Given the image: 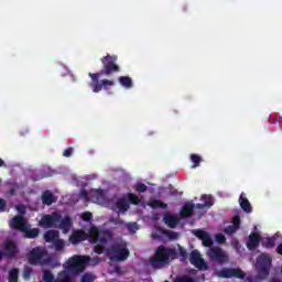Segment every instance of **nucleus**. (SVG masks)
<instances>
[{
	"mask_svg": "<svg viewBox=\"0 0 282 282\" xmlns=\"http://www.w3.org/2000/svg\"><path fill=\"white\" fill-rule=\"evenodd\" d=\"M83 199L86 202H93L94 204H99V206H106L116 210L119 214L127 213L129 210V202L131 204L138 205L140 204V197L135 194H127L124 198H112L111 200L107 199L105 196V192L100 189H91L90 192H82ZM128 199V202H127Z\"/></svg>",
	"mask_w": 282,
	"mask_h": 282,
	"instance_id": "nucleus-1",
	"label": "nucleus"
},
{
	"mask_svg": "<svg viewBox=\"0 0 282 282\" xmlns=\"http://www.w3.org/2000/svg\"><path fill=\"white\" fill-rule=\"evenodd\" d=\"M86 239H88L90 243L96 245L95 252L97 254H102V252H105V248H107V243L111 241V232L91 227L88 234H85L83 230H76L69 237V241L73 246H76V243H80V241H85Z\"/></svg>",
	"mask_w": 282,
	"mask_h": 282,
	"instance_id": "nucleus-2",
	"label": "nucleus"
},
{
	"mask_svg": "<svg viewBox=\"0 0 282 282\" xmlns=\"http://www.w3.org/2000/svg\"><path fill=\"white\" fill-rule=\"evenodd\" d=\"M98 258L91 259L89 256H74L64 264V271L58 274L57 282H72V274H78L87 268V265H98Z\"/></svg>",
	"mask_w": 282,
	"mask_h": 282,
	"instance_id": "nucleus-3",
	"label": "nucleus"
},
{
	"mask_svg": "<svg viewBox=\"0 0 282 282\" xmlns=\"http://www.w3.org/2000/svg\"><path fill=\"white\" fill-rule=\"evenodd\" d=\"M177 254L182 257L181 261L186 259V250H184L182 247L177 246V249H173L160 246L156 249L154 257L150 259V265H152V268H162L170 261H173Z\"/></svg>",
	"mask_w": 282,
	"mask_h": 282,
	"instance_id": "nucleus-4",
	"label": "nucleus"
},
{
	"mask_svg": "<svg viewBox=\"0 0 282 282\" xmlns=\"http://www.w3.org/2000/svg\"><path fill=\"white\" fill-rule=\"evenodd\" d=\"M41 228H59L63 232H69L72 229V219L55 212L51 215H44L39 221Z\"/></svg>",
	"mask_w": 282,
	"mask_h": 282,
	"instance_id": "nucleus-5",
	"label": "nucleus"
},
{
	"mask_svg": "<svg viewBox=\"0 0 282 282\" xmlns=\"http://www.w3.org/2000/svg\"><path fill=\"white\" fill-rule=\"evenodd\" d=\"M11 228H15V230H20V232H23L25 237L29 239H34V237H39V228H32L30 227V224L23 216H17L10 221Z\"/></svg>",
	"mask_w": 282,
	"mask_h": 282,
	"instance_id": "nucleus-6",
	"label": "nucleus"
},
{
	"mask_svg": "<svg viewBox=\"0 0 282 282\" xmlns=\"http://www.w3.org/2000/svg\"><path fill=\"white\" fill-rule=\"evenodd\" d=\"M276 239H281L280 232H276L271 238H261V235H259L258 232H253L249 236L247 247L250 250H254V248H257V246H259V242L261 241V243H262V246H264V248H274V243H275Z\"/></svg>",
	"mask_w": 282,
	"mask_h": 282,
	"instance_id": "nucleus-7",
	"label": "nucleus"
},
{
	"mask_svg": "<svg viewBox=\"0 0 282 282\" xmlns=\"http://www.w3.org/2000/svg\"><path fill=\"white\" fill-rule=\"evenodd\" d=\"M270 265H272V258L262 253L256 262V269L259 272V278H256L254 280L248 278L246 282H259V279H265V276L270 274Z\"/></svg>",
	"mask_w": 282,
	"mask_h": 282,
	"instance_id": "nucleus-8",
	"label": "nucleus"
},
{
	"mask_svg": "<svg viewBox=\"0 0 282 282\" xmlns=\"http://www.w3.org/2000/svg\"><path fill=\"white\" fill-rule=\"evenodd\" d=\"M110 261H124L129 257V249L127 242L116 245L111 251H107Z\"/></svg>",
	"mask_w": 282,
	"mask_h": 282,
	"instance_id": "nucleus-9",
	"label": "nucleus"
},
{
	"mask_svg": "<svg viewBox=\"0 0 282 282\" xmlns=\"http://www.w3.org/2000/svg\"><path fill=\"white\" fill-rule=\"evenodd\" d=\"M207 257L210 261H215L216 263H226V261H228V254H226L219 247L209 248Z\"/></svg>",
	"mask_w": 282,
	"mask_h": 282,
	"instance_id": "nucleus-10",
	"label": "nucleus"
},
{
	"mask_svg": "<svg viewBox=\"0 0 282 282\" xmlns=\"http://www.w3.org/2000/svg\"><path fill=\"white\" fill-rule=\"evenodd\" d=\"M93 83V91L94 94H98V91H101L102 89H109V87H113V82L112 80H102L101 84H98V78H100V74H89Z\"/></svg>",
	"mask_w": 282,
	"mask_h": 282,
	"instance_id": "nucleus-11",
	"label": "nucleus"
},
{
	"mask_svg": "<svg viewBox=\"0 0 282 282\" xmlns=\"http://www.w3.org/2000/svg\"><path fill=\"white\" fill-rule=\"evenodd\" d=\"M45 257H47L45 249L35 248L29 253V263H31V265H36L39 263H45Z\"/></svg>",
	"mask_w": 282,
	"mask_h": 282,
	"instance_id": "nucleus-12",
	"label": "nucleus"
},
{
	"mask_svg": "<svg viewBox=\"0 0 282 282\" xmlns=\"http://www.w3.org/2000/svg\"><path fill=\"white\" fill-rule=\"evenodd\" d=\"M189 262L198 270H208V263H206V260L202 258V253H199L197 250L191 252Z\"/></svg>",
	"mask_w": 282,
	"mask_h": 282,
	"instance_id": "nucleus-13",
	"label": "nucleus"
},
{
	"mask_svg": "<svg viewBox=\"0 0 282 282\" xmlns=\"http://www.w3.org/2000/svg\"><path fill=\"white\" fill-rule=\"evenodd\" d=\"M152 237L153 239H164V237H167V239H177L178 235L174 231H166L155 226L152 230Z\"/></svg>",
	"mask_w": 282,
	"mask_h": 282,
	"instance_id": "nucleus-14",
	"label": "nucleus"
},
{
	"mask_svg": "<svg viewBox=\"0 0 282 282\" xmlns=\"http://www.w3.org/2000/svg\"><path fill=\"white\" fill-rule=\"evenodd\" d=\"M192 235L197 237V239H200V241H202L203 246H205V248H210V246H213V238H210V235H208L206 232V230L194 229V230H192Z\"/></svg>",
	"mask_w": 282,
	"mask_h": 282,
	"instance_id": "nucleus-15",
	"label": "nucleus"
},
{
	"mask_svg": "<svg viewBox=\"0 0 282 282\" xmlns=\"http://www.w3.org/2000/svg\"><path fill=\"white\" fill-rule=\"evenodd\" d=\"M217 276L221 279H231V276H236V279H243V271L240 269H223L217 272Z\"/></svg>",
	"mask_w": 282,
	"mask_h": 282,
	"instance_id": "nucleus-16",
	"label": "nucleus"
},
{
	"mask_svg": "<svg viewBox=\"0 0 282 282\" xmlns=\"http://www.w3.org/2000/svg\"><path fill=\"white\" fill-rule=\"evenodd\" d=\"M117 57L107 56L102 59L105 74H111L112 72H118V65H115Z\"/></svg>",
	"mask_w": 282,
	"mask_h": 282,
	"instance_id": "nucleus-17",
	"label": "nucleus"
},
{
	"mask_svg": "<svg viewBox=\"0 0 282 282\" xmlns=\"http://www.w3.org/2000/svg\"><path fill=\"white\" fill-rule=\"evenodd\" d=\"M200 200L203 203L197 204L196 208H210L215 204V200H213V196L210 195H202Z\"/></svg>",
	"mask_w": 282,
	"mask_h": 282,
	"instance_id": "nucleus-18",
	"label": "nucleus"
},
{
	"mask_svg": "<svg viewBox=\"0 0 282 282\" xmlns=\"http://www.w3.org/2000/svg\"><path fill=\"white\" fill-rule=\"evenodd\" d=\"M239 224H241V220L238 218V216H235L231 226L225 229L226 235H232V232H237L239 229Z\"/></svg>",
	"mask_w": 282,
	"mask_h": 282,
	"instance_id": "nucleus-19",
	"label": "nucleus"
},
{
	"mask_svg": "<svg viewBox=\"0 0 282 282\" xmlns=\"http://www.w3.org/2000/svg\"><path fill=\"white\" fill-rule=\"evenodd\" d=\"M164 224L169 226L170 228H175L177 226V221H180V218L177 216H173L171 214L165 215L163 218Z\"/></svg>",
	"mask_w": 282,
	"mask_h": 282,
	"instance_id": "nucleus-20",
	"label": "nucleus"
},
{
	"mask_svg": "<svg viewBox=\"0 0 282 282\" xmlns=\"http://www.w3.org/2000/svg\"><path fill=\"white\" fill-rule=\"evenodd\" d=\"M42 202L43 204H46V206H50L54 204V202H56V197L54 196V194H52V192L47 191L43 193Z\"/></svg>",
	"mask_w": 282,
	"mask_h": 282,
	"instance_id": "nucleus-21",
	"label": "nucleus"
},
{
	"mask_svg": "<svg viewBox=\"0 0 282 282\" xmlns=\"http://www.w3.org/2000/svg\"><path fill=\"white\" fill-rule=\"evenodd\" d=\"M239 204L242 210H245V213H252V207L250 206V202L248 200V198H246L243 194L240 195Z\"/></svg>",
	"mask_w": 282,
	"mask_h": 282,
	"instance_id": "nucleus-22",
	"label": "nucleus"
},
{
	"mask_svg": "<svg viewBox=\"0 0 282 282\" xmlns=\"http://www.w3.org/2000/svg\"><path fill=\"white\" fill-rule=\"evenodd\" d=\"M58 239V231L57 230H48L44 234V240L47 243H53Z\"/></svg>",
	"mask_w": 282,
	"mask_h": 282,
	"instance_id": "nucleus-23",
	"label": "nucleus"
},
{
	"mask_svg": "<svg viewBox=\"0 0 282 282\" xmlns=\"http://www.w3.org/2000/svg\"><path fill=\"white\" fill-rule=\"evenodd\" d=\"M193 208H195V204H193V202L186 203L181 212V215L183 217H191V215H193Z\"/></svg>",
	"mask_w": 282,
	"mask_h": 282,
	"instance_id": "nucleus-24",
	"label": "nucleus"
},
{
	"mask_svg": "<svg viewBox=\"0 0 282 282\" xmlns=\"http://www.w3.org/2000/svg\"><path fill=\"white\" fill-rule=\"evenodd\" d=\"M6 251L7 257H14V254H17V245L12 241H8L6 243Z\"/></svg>",
	"mask_w": 282,
	"mask_h": 282,
	"instance_id": "nucleus-25",
	"label": "nucleus"
},
{
	"mask_svg": "<svg viewBox=\"0 0 282 282\" xmlns=\"http://www.w3.org/2000/svg\"><path fill=\"white\" fill-rule=\"evenodd\" d=\"M119 83L121 87H126V89H129L132 87L133 83L131 82L130 77L122 76L119 78Z\"/></svg>",
	"mask_w": 282,
	"mask_h": 282,
	"instance_id": "nucleus-26",
	"label": "nucleus"
},
{
	"mask_svg": "<svg viewBox=\"0 0 282 282\" xmlns=\"http://www.w3.org/2000/svg\"><path fill=\"white\" fill-rule=\"evenodd\" d=\"M148 206H150V208H166V204H164L158 199L150 200Z\"/></svg>",
	"mask_w": 282,
	"mask_h": 282,
	"instance_id": "nucleus-27",
	"label": "nucleus"
},
{
	"mask_svg": "<svg viewBox=\"0 0 282 282\" xmlns=\"http://www.w3.org/2000/svg\"><path fill=\"white\" fill-rule=\"evenodd\" d=\"M19 279V270L18 269H12L9 272V281L10 282H17Z\"/></svg>",
	"mask_w": 282,
	"mask_h": 282,
	"instance_id": "nucleus-28",
	"label": "nucleus"
},
{
	"mask_svg": "<svg viewBox=\"0 0 282 282\" xmlns=\"http://www.w3.org/2000/svg\"><path fill=\"white\" fill-rule=\"evenodd\" d=\"M55 250H63L65 248V241L61 238H57L54 242H52Z\"/></svg>",
	"mask_w": 282,
	"mask_h": 282,
	"instance_id": "nucleus-29",
	"label": "nucleus"
},
{
	"mask_svg": "<svg viewBox=\"0 0 282 282\" xmlns=\"http://www.w3.org/2000/svg\"><path fill=\"white\" fill-rule=\"evenodd\" d=\"M191 160L193 162V169H197V166H199V163L202 162V156L197 155V154H192L191 155Z\"/></svg>",
	"mask_w": 282,
	"mask_h": 282,
	"instance_id": "nucleus-30",
	"label": "nucleus"
},
{
	"mask_svg": "<svg viewBox=\"0 0 282 282\" xmlns=\"http://www.w3.org/2000/svg\"><path fill=\"white\" fill-rule=\"evenodd\" d=\"M134 188L138 193H144V191H147V185L142 183H137Z\"/></svg>",
	"mask_w": 282,
	"mask_h": 282,
	"instance_id": "nucleus-31",
	"label": "nucleus"
},
{
	"mask_svg": "<svg viewBox=\"0 0 282 282\" xmlns=\"http://www.w3.org/2000/svg\"><path fill=\"white\" fill-rule=\"evenodd\" d=\"M126 228H128L129 232H135L138 230V224L132 223V224H127Z\"/></svg>",
	"mask_w": 282,
	"mask_h": 282,
	"instance_id": "nucleus-32",
	"label": "nucleus"
},
{
	"mask_svg": "<svg viewBox=\"0 0 282 282\" xmlns=\"http://www.w3.org/2000/svg\"><path fill=\"white\" fill-rule=\"evenodd\" d=\"M43 279L45 282H54V275H52L48 271H44Z\"/></svg>",
	"mask_w": 282,
	"mask_h": 282,
	"instance_id": "nucleus-33",
	"label": "nucleus"
},
{
	"mask_svg": "<svg viewBox=\"0 0 282 282\" xmlns=\"http://www.w3.org/2000/svg\"><path fill=\"white\" fill-rule=\"evenodd\" d=\"M94 279H96L94 276V274H90V273H86L83 279H82V282H94Z\"/></svg>",
	"mask_w": 282,
	"mask_h": 282,
	"instance_id": "nucleus-34",
	"label": "nucleus"
},
{
	"mask_svg": "<svg viewBox=\"0 0 282 282\" xmlns=\"http://www.w3.org/2000/svg\"><path fill=\"white\" fill-rule=\"evenodd\" d=\"M80 217H82L83 221H91L93 216H91V213L86 212V213L82 214Z\"/></svg>",
	"mask_w": 282,
	"mask_h": 282,
	"instance_id": "nucleus-35",
	"label": "nucleus"
},
{
	"mask_svg": "<svg viewBox=\"0 0 282 282\" xmlns=\"http://www.w3.org/2000/svg\"><path fill=\"white\" fill-rule=\"evenodd\" d=\"M216 241L218 243H224V241H226V236L221 234L216 235Z\"/></svg>",
	"mask_w": 282,
	"mask_h": 282,
	"instance_id": "nucleus-36",
	"label": "nucleus"
},
{
	"mask_svg": "<svg viewBox=\"0 0 282 282\" xmlns=\"http://www.w3.org/2000/svg\"><path fill=\"white\" fill-rule=\"evenodd\" d=\"M15 208H17L18 213H20V215H23L25 213V207L24 206L20 205V206H17Z\"/></svg>",
	"mask_w": 282,
	"mask_h": 282,
	"instance_id": "nucleus-37",
	"label": "nucleus"
},
{
	"mask_svg": "<svg viewBox=\"0 0 282 282\" xmlns=\"http://www.w3.org/2000/svg\"><path fill=\"white\" fill-rule=\"evenodd\" d=\"M2 210H6V200L0 198V213H2Z\"/></svg>",
	"mask_w": 282,
	"mask_h": 282,
	"instance_id": "nucleus-38",
	"label": "nucleus"
},
{
	"mask_svg": "<svg viewBox=\"0 0 282 282\" xmlns=\"http://www.w3.org/2000/svg\"><path fill=\"white\" fill-rule=\"evenodd\" d=\"M73 150L72 149H67L64 151V158H69V155H72Z\"/></svg>",
	"mask_w": 282,
	"mask_h": 282,
	"instance_id": "nucleus-39",
	"label": "nucleus"
},
{
	"mask_svg": "<svg viewBox=\"0 0 282 282\" xmlns=\"http://www.w3.org/2000/svg\"><path fill=\"white\" fill-rule=\"evenodd\" d=\"M30 276V269L24 270V279H28Z\"/></svg>",
	"mask_w": 282,
	"mask_h": 282,
	"instance_id": "nucleus-40",
	"label": "nucleus"
},
{
	"mask_svg": "<svg viewBox=\"0 0 282 282\" xmlns=\"http://www.w3.org/2000/svg\"><path fill=\"white\" fill-rule=\"evenodd\" d=\"M278 254H282V243L276 248Z\"/></svg>",
	"mask_w": 282,
	"mask_h": 282,
	"instance_id": "nucleus-41",
	"label": "nucleus"
},
{
	"mask_svg": "<svg viewBox=\"0 0 282 282\" xmlns=\"http://www.w3.org/2000/svg\"><path fill=\"white\" fill-rule=\"evenodd\" d=\"M234 248H236V250H239V242L238 241L234 242Z\"/></svg>",
	"mask_w": 282,
	"mask_h": 282,
	"instance_id": "nucleus-42",
	"label": "nucleus"
},
{
	"mask_svg": "<svg viewBox=\"0 0 282 282\" xmlns=\"http://www.w3.org/2000/svg\"><path fill=\"white\" fill-rule=\"evenodd\" d=\"M112 223L116 224V225L122 224V221H120V220H115V219H112Z\"/></svg>",
	"mask_w": 282,
	"mask_h": 282,
	"instance_id": "nucleus-43",
	"label": "nucleus"
},
{
	"mask_svg": "<svg viewBox=\"0 0 282 282\" xmlns=\"http://www.w3.org/2000/svg\"><path fill=\"white\" fill-rule=\"evenodd\" d=\"M13 191H19V185H15Z\"/></svg>",
	"mask_w": 282,
	"mask_h": 282,
	"instance_id": "nucleus-44",
	"label": "nucleus"
},
{
	"mask_svg": "<svg viewBox=\"0 0 282 282\" xmlns=\"http://www.w3.org/2000/svg\"><path fill=\"white\" fill-rule=\"evenodd\" d=\"M0 166H3V160L0 159Z\"/></svg>",
	"mask_w": 282,
	"mask_h": 282,
	"instance_id": "nucleus-45",
	"label": "nucleus"
},
{
	"mask_svg": "<svg viewBox=\"0 0 282 282\" xmlns=\"http://www.w3.org/2000/svg\"><path fill=\"white\" fill-rule=\"evenodd\" d=\"M142 207H143V208H147V205L143 204Z\"/></svg>",
	"mask_w": 282,
	"mask_h": 282,
	"instance_id": "nucleus-46",
	"label": "nucleus"
},
{
	"mask_svg": "<svg viewBox=\"0 0 282 282\" xmlns=\"http://www.w3.org/2000/svg\"><path fill=\"white\" fill-rule=\"evenodd\" d=\"M1 257H2V254H1V252H0V259H1Z\"/></svg>",
	"mask_w": 282,
	"mask_h": 282,
	"instance_id": "nucleus-47",
	"label": "nucleus"
}]
</instances>
